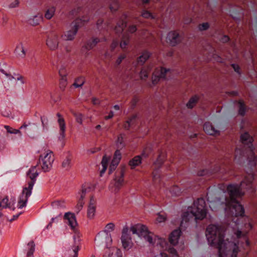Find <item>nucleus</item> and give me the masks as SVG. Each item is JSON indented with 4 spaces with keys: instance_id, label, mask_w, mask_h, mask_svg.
Returning a JSON list of instances; mask_svg holds the SVG:
<instances>
[{
    "instance_id": "nucleus-1",
    "label": "nucleus",
    "mask_w": 257,
    "mask_h": 257,
    "mask_svg": "<svg viewBox=\"0 0 257 257\" xmlns=\"http://www.w3.org/2000/svg\"><path fill=\"white\" fill-rule=\"evenodd\" d=\"M225 229L216 225H209L206 235L210 245L218 249L219 257H243L244 253L238 244L225 236Z\"/></svg>"
},
{
    "instance_id": "nucleus-2",
    "label": "nucleus",
    "mask_w": 257,
    "mask_h": 257,
    "mask_svg": "<svg viewBox=\"0 0 257 257\" xmlns=\"http://www.w3.org/2000/svg\"><path fill=\"white\" fill-rule=\"evenodd\" d=\"M226 190L229 196L227 197L222 195L226 208L230 210L232 215L243 216L244 214V208L237 199L243 196L244 193L240 190L239 187L236 185H228Z\"/></svg>"
},
{
    "instance_id": "nucleus-3",
    "label": "nucleus",
    "mask_w": 257,
    "mask_h": 257,
    "mask_svg": "<svg viewBox=\"0 0 257 257\" xmlns=\"http://www.w3.org/2000/svg\"><path fill=\"white\" fill-rule=\"evenodd\" d=\"M206 213L204 200L203 198L198 199L192 209L183 213L180 226L183 227L184 223L192 220H202L206 217Z\"/></svg>"
},
{
    "instance_id": "nucleus-4",
    "label": "nucleus",
    "mask_w": 257,
    "mask_h": 257,
    "mask_svg": "<svg viewBox=\"0 0 257 257\" xmlns=\"http://www.w3.org/2000/svg\"><path fill=\"white\" fill-rule=\"evenodd\" d=\"M36 168L37 166L32 167L27 173V176L30 178L31 181L28 182V187H25L23 189L22 193L18 201V208L21 209L26 206L28 197L31 195L32 190L35 183L36 178L39 175Z\"/></svg>"
},
{
    "instance_id": "nucleus-5",
    "label": "nucleus",
    "mask_w": 257,
    "mask_h": 257,
    "mask_svg": "<svg viewBox=\"0 0 257 257\" xmlns=\"http://www.w3.org/2000/svg\"><path fill=\"white\" fill-rule=\"evenodd\" d=\"M55 158L53 152L48 150L39 157V163L41 165L42 170L45 172L49 171L52 167Z\"/></svg>"
},
{
    "instance_id": "nucleus-6",
    "label": "nucleus",
    "mask_w": 257,
    "mask_h": 257,
    "mask_svg": "<svg viewBox=\"0 0 257 257\" xmlns=\"http://www.w3.org/2000/svg\"><path fill=\"white\" fill-rule=\"evenodd\" d=\"M125 172V167L124 166H120V168L115 172V178L111 183L114 186L115 191H117L122 186L124 182L123 176Z\"/></svg>"
},
{
    "instance_id": "nucleus-7",
    "label": "nucleus",
    "mask_w": 257,
    "mask_h": 257,
    "mask_svg": "<svg viewBox=\"0 0 257 257\" xmlns=\"http://www.w3.org/2000/svg\"><path fill=\"white\" fill-rule=\"evenodd\" d=\"M95 240L98 244L106 247L110 245L112 242L110 234L106 231L98 233Z\"/></svg>"
},
{
    "instance_id": "nucleus-8",
    "label": "nucleus",
    "mask_w": 257,
    "mask_h": 257,
    "mask_svg": "<svg viewBox=\"0 0 257 257\" xmlns=\"http://www.w3.org/2000/svg\"><path fill=\"white\" fill-rule=\"evenodd\" d=\"M253 176L252 174H249L245 176L239 185L236 184L239 187L240 190L245 193L244 191H247L252 189Z\"/></svg>"
},
{
    "instance_id": "nucleus-9",
    "label": "nucleus",
    "mask_w": 257,
    "mask_h": 257,
    "mask_svg": "<svg viewBox=\"0 0 257 257\" xmlns=\"http://www.w3.org/2000/svg\"><path fill=\"white\" fill-rule=\"evenodd\" d=\"M78 22H72L71 24V29L67 31L64 35L61 36L62 38H64L66 41H72L74 39L76 35L79 27L77 26Z\"/></svg>"
},
{
    "instance_id": "nucleus-10",
    "label": "nucleus",
    "mask_w": 257,
    "mask_h": 257,
    "mask_svg": "<svg viewBox=\"0 0 257 257\" xmlns=\"http://www.w3.org/2000/svg\"><path fill=\"white\" fill-rule=\"evenodd\" d=\"M59 39L57 34H52L48 37L46 40V45L51 51H55L59 48Z\"/></svg>"
},
{
    "instance_id": "nucleus-11",
    "label": "nucleus",
    "mask_w": 257,
    "mask_h": 257,
    "mask_svg": "<svg viewBox=\"0 0 257 257\" xmlns=\"http://www.w3.org/2000/svg\"><path fill=\"white\" fill-rule=\"evenodd\" d=\"M182 41L181 36L178 31H170L167 35V41L171 46H175Z\"/></svg>"
},
{
    "instance_id": "nucleus-12",
    "label": "nucleus",
    "mask_w": 257,
    "mask_h": 257,
    "mask_svg": "<svg viewBox=\"0 0 257 257\" xmlns=\"http://www.w3.org/2000/svg\"><path fill=\"white\" fill-rule=\"evenodd\" d=\"M128 228L127 227H124L122 230L121 237L122 246L125 249H128L131 247L132 239L128 233Z\"/></svg>"
},
{
    "instance_id": "nucleus-13",
    "label": "nucleus",
    "mask_w": 257,
    "mask_h": 257,
    "mask_svg": "<svg viewBox=\"0 0 257 257\" xmlns=\"http://www.w3.org/2000/svg\"><path fill=\"white\" fill-rule=\"evenodd\" d=\"M131 230L133 234H137L141 237H144L149 234L147 227L141 224H137L131 227Z\"/></svg>"
},
{
    "instance_id": "nucleus-14",
    "label": "nucleus",
    "mask_w": 257,
    "mask_h": 257,
    "mask_svg": "<svg viewBox=\"0 0 257 257\" xmlns=\"http://www.w3.org/2000/svg\"><path fill=\"white\" fill-rule=\"evenodd\" d=\"M203 130L208 135L212 136H218L220 131L218 127L214 126L212 123L207 121L203 125Z\"/></svg>"
},
{
    "instance_id": "nucleus-15",
    "label": "nucleus",
    "mask_w": 257,
    "mask_h": 257,
    "mask_svg": "<svg viewBox=\"0 0 257 257\" xmlns=\"http://www.w3.org/2000/svg\"><path fill=\"white\" fill-rule=\"evenodd\" d=\"M64 218L68 220V223L71 228L74 230L75 234L79 237V232L76 228L77 225V223L76 219V217L74 214L68 212L66 213L64 215Z\"/></svg>"
},
{
    "instance_id": "nucleus-16",
    "label": "nucleus",
    "mask_w": 257,
    "mask_h": 257,
    "mask_svg": "<svg viewBox=\"0 0 257 257\" xmlns=\"http://www.w3.org/2000/svg\"><path fill=\"white\" fill-rule=\"evenodd\" d=\"M96 200L93 198V197H91L87 211V216L89 219L94 218L96 209Z\"/></svg>"
},
{
    "instance_id": "nucleus-17",
    "label": "nucleus",
    "mask_w": 257,
    "mask_h": 257,
    "mask_svg": "<svg viewBox=\"0 0 257 257\" xmlns=\"http://www.w3.org/2000/svg\"><path fill=\"white\" fill-rule=\"evenodd\" d=\"M106 41V38L104 37L101 38H97V37H92L90 40H89L86 45H85V48L87 50H90L95 47L96 45L101 42H105Z\"/></svg>"
},
{
    "instance_id": "nucleus-18",
    "label": "nucleus",
    "mask_w": 257,
    "mask_h": 257,
    "mask_svg": "<svg viewBox=\"0 0 257 257\" xmlns=\"http://www.w3.org/2000/svg\"><path fill=\"white\" fill-rule=\"evenodd\" d=\"M181 231L180 229H175L173 231L169 236V242L173 245H176L178 243L179 239L181 236Z\"/></svg>"
},
{
    "instance_id": "nucleus-19",
    "label": "nucleus",
    "mask_w": 257,
    "mask_h": 257,
    "mask_svg": "<svg viewBox=\"0 0 257 257\" xmlns=\"http://www.w3.org/2000/svg\"><path fill=\"white\" fill-rule=\"evenodd\" d=\"M152 54L150 52L145 50L141 53V55L137 58V63L139 65H143L149 59Z\"/></svg>"
},
{
    "instance_id": "nucleus-20",
    "label": "nucleus",
    "mask_w": 257,
    "mask_h": 257,
    "mask_svg": "<svg viewBox=\"0 0 257 257\" xmlns=\"http://www.w3.org/2000/svg\"><path fill=\"white\" fill-rule=\"evenodd\" d=\"M57 116L58 117V122L59 123L60 131V135L61 136L62 139L65 138V129H66V125L64 118L62 116L60 113H57Z\"/></svg>"
},
{
    "instance_id": "nucleus-21",
    "label": "nucleus",
    "mask_w": 257,
    "mask_h": 257,
    "mask_svg": "<svg viewBox=\"0 0 257 257\" xmlns=\"http://www.w3.org/2000/svg\"><path fill=\"white\" fill-rule=\"evenodd\" d=\"M43 20V16L40 14L33 16L28 19L27 22L28 24L32 26H36L39 25L41 21Z\"/></svg>"
},
{
    "instance_id": "nucleus-22",
    "label": "nucleus",
    "mask_w": 257,
    "mask_h": 257,
    "mask_svg": "<svg viewBox=\"0 0 257 257\" xmlns=\"http://www.w3.org/2000/svg\"><path fill=\"white\" fill-rule=\"evenodd\" d=\"M138 118V114H134L129 117L127 120H126L123 124V127L125 130H129L130 127L134 125Z\"/></svg>"
},
{
    "instance_id": "nucleus-23",
    "label": "nucleus",
    "mask_w": 257,
    "mask_h": 257,
    "mask_svg": "<svg viewBox=\"0 0 257 257\" xmlns=\"http://www.w3.org/2000/svg\"><path fill=\"white\" fill-rule=\"evenodd\" d=\"M130 39L131 36L128 34H124L122 35L120 42V47L123 50L127 49L130 42Z\"/></svg>"
},
{
    "instance_id": "nucleus-24",
    "label": "nucleus",
    "mask_w": 257,
    "mask_h": 257,
    "mask_svg": "<svg viewBox=\"0 0 257 257\" xmlns=\"http://www.w3.org/2000/svg\"><path fill=\"white\" fill-rule=\"evenodd\" d=\"M151 70L150 66H146L143 67L139 74L140 78L142 80H146Z\"/></svg>"
},
{
    "instance_id": "nucleus-25",
    "label": "nucleus",
    "mask_w": 257,
    "mask_h": 257,
    "mask_svg": "<svg viewBox=\"0 0 257 257\" xmlns=\"http://www.w3.org/2000/svg\"><path fill=\"white\" fill-rule=\"evenodd\" d=\"M240 141L243 144L249 145L253 142V138L248 133L245 132L240 135Z\"/></svg>"
},
{
    "instance_id": "nucleus-26",
    "label": "nucleus",
    "mask_w": 257,
    "mask_h": 257,
    "mask_svg": "<svg viewBox=\"0 0 257 257\" xmlns=\"http://www.w3.org/2000/svg\"><path fill=\"white\" fill-rule=\"evenodd\" d=\"M141 156H136L130 161L128 165L130 166L131 169H134L136 167L141 164Z\"/></svg>"
},
{
    "instance_id": "nucleus-27",
    "label": "nucleus",
    "mask_w": 257,
    "mask_h": 257,
    "mask_svg": "<svg viewBox=\"0 0 257 257\" xmlns=\"http://www.w3.org/2000/svg\"><path fill=\"white\" fill-rule=\"evenodd\" d=\"M237 103L238 104V114L240 116H243L247 111V107L244 101L242 100H238Z\"/></svg>"
},
{
    "instance_id": "nucleus-28",
    "label": "nucleus",
    "mask_w": 257,
    "mask_h": 257,
    "mask_svg": "<svg viewBox=\"0 0 257 257\" xmlns=\"http://www.w3.org/2000/svg\"><path fill=\"white\" fill-rule=\"evenodd\" d=\"M103 257H122L121 251L116 248H111L107 254H105Z\"/></svg>"
},
{
    "instance_id": "nucleus-29",
    "label": "nucleus",
    "mask_w": 257,
    "mask_h": 257,
    "mask_svg": "<svg viewBox=\"0 0 257 257\" xmlns=\"http://www.w3.org/2000/svg\"><path fill=\"white\" fill-rule=\"evenodd\" d=\"M156 73H159L160 77L162 79H166L168 74L171 73V69H167L164 67H161L159 69H157Z\"/></svg>"
},
{
    "instance_id": "nucleus-30",
    "label": "nucleus",
    "mask_w": 257,
    "mask_h": 257,
    "mask_svg": "<svg viewBox=\"0 0 257 257\" xmlns=\"http://www.w3.org/2000/svg\"><path fill=\"white\" fill-rule=\"evenodd\" d=\"M166 159V153L165 152H161L156 161L155 162V165L157 168H160L163 164Z\"/></svg>"
},
{
    "instance_id": "nucleus-31",
    "label": "nucleus",
    "mask_w": 257,
    "mask_h": 257,
    "mask_svg": "<svg viewBox=\"0 0 257 257\" xmlns=\"http://www.w3.org/2000/svg\"><path fill=\"white\" fill-rule=\"evenodd\" d=\"M95 187L90 183H84L82 186V189L80 191L83 194L86 195L87 193L90 192L94 190Z\"/></svg>"
},
{
    "instance_id": "nucleus-32",
    "label": "nucleus",
    "mask_w": 257,
    "mask_h": 257,
    "mask_svg": "<svg viewBox=\"0 0 257 257\" xmlns=\"http://www.w3.org/2000/svg\"><path fill=\"white\" fill-rule=\"evenodd\" d=\"M72 157L70 156L66 157L62 161V167L66 170H69L71 167Z\"/></svg>"
},
{
    "instance_id": "nucleus-33",
    "label": "nucleus",
    "mask_w": 257,
    "mask_h": 257,
    "mask_svg": "<svg viewBox=\"0 0 257 257\" xmlns=\"http://www.w3.org/2000/svg\"><path fill=\"white\" fill-rule=\"evenodd\" d=\"M199 100V97L197 95H194L191 97L189 100L188 102L186 104V106L188 108H193L197 103L198 102Z\"/></svg>"
},
{
    "instance_id": "nucleus-34",
    "label": "nucleus",
    "mask_w": 257,
    "mask_h": 257,
    "mask_svg": "<svg viewBox=\"0 0 257 257\" xmlns=\"http://www.w3.org/2000/svg\"><path fill=\"white\" fill-rule=\"evenodd\" d=\"M90 20V17L88 16H83L81 18H77L73 22L77 21V26L79 28L81 26L87 23Z\"/></svg>"
},
{
    "instance_id": "nucleus-35",
    "label": "nucleus",
    "mask_w": 257,
    "mask_h": 257,
    "mask_svg": "<svg viewBox=\"0 0 257 257\" xmlns=\"http://www.w3.org/2000/svg\"><path fill=\"white\" fill-rule=\"evenodd\" d=\"M126 23L123 20L120 21L117 24L115 28V32L117 34L121 33L123 32L124 28L126 27Z\"/></svg>"
},
{
    "instance_id": "nucleus-36",
    "label": "nucleus",
    "mask_w": 257,
    "mask_h": 257,
    "mask_svg": "<svg viewBox=\"0 0 257 257\" xmlns=\"http://www.w3.org/2000/svg\"><path fill=\"white\" fill-rule=\"evenodd\" d=\"M79 249V247L78 245H74L72 249L68 251L67 257H77Z\"/></svg>"
},
{
    "instance_id": "nucleus-37",
    "label": "nucleus",
    "mask_w": 257,
    "mask_h": 257,
    "mask_svg": "<svg viewBox=\"0 0 257 257\" xmlns=\"http://www.w3.org/2000/svg\"><path fill=\"white\" fill-rule=\"evenodd\" d=\"M109 160V158L107 157L106 155H104L103 157L102 161H101V165L102 166V169L100 171V176H102V174L105 172V171L107 168V164H108Z\"/></svg>"
},
{
    "instance_id": "nucleus-38",
    "label": "nucleus",
    "mask_w": 257,
    "mask_h": 257,
    "mask_svg": "<svg viewBox=\"0 0 257 257\" xmlns=\"http://www.w3.org/2000/svg\"><path fill=\"white\" fill-rule=\"evenodd\" d=\"M16 52L18 54V55L23 58L26 55V52L24 48V47L22 44H19L16 48Z\"/></svg>"
},
{
    "instance_id": "nucleus-39",
    "label": "nucleus",
    "mask_w": 257,
    "mask_h": 257,
    "mask_svg": "<svg viewBox=\"0 0 257 257\" xmlns=\"http://www.w3.org/2000/svg\"><path fill=\"white\" fill-rule=\"evenodd\" d=\"M56 11V8L52 7L49 8L45 14V17L47 20L51 19L54 15Z\"/></svg>"
},
{
    "instance_id": "nucleus-40",
    "label": "nucleus",
    "mask_w": 257,
    "mask_h": 257,
    "mask_svg": "<svg viewBox=\"0 0 257 257\" xmlns=\"http://www.w3.org/2000/svg\"><path fill=\"white\" fill-rule=\"evenodd\" d=\"M71 112L75 117L76 122L78 123L79 124L82 125L83 123V117L82 114L73 110H71Z\"/></svg>"
},
{
    "instance_id": "nucleus-41",
    "label": "nucleus",
    "mask_w": 257,
    "mask_h": 257,
    "mask_svg": "<svg viewBox=\"0 0 257 257\" xmlns=\"http://www.w3.org/2000/svg\"><path fill=\"white\" fill-rule=\"evenodd\" d=\"M11 208V203L9 202V199L7 197H5L0 201V210L4 208Z\"/></svg>"
},
{
    "instance_id": "nucleus-42",
    "label": "nucleus",
    "mask_w": 257,
    "mask_h": 257,
    "mask_svg": "<svg viewBox=\"0 0 257 257\" xmlns=\"http://www.w3.org/2000/svg\"><path fill=\"white\" fill-rule=\"evenodd\" d=\"M116 144L118 148L121 149L125 146V144L123 141V137L122 134L118 136Z\"/></svg>"
},
{
    "instance_id": "nucleus-43",
    "label": "nucleus",
    "mask_w": 257,
    "mask_h": 257,
    "mask_svg": "<svg viewBox=\"0 0 257 257\" xmlns=\"http://www.w3.org/2000/svg\"><path fill=\"white\" fill-rule=\"evenodd\" d=\"M85 82L84 78L83 77H78L75 79L73 85L76 87H80L83 86Z\"/></svg>"
},
{
    "instance_id": "nucleus-44",
    "label": "nucleus",
    "mask_w": 257,
    "mask_h": 257,
    "mask_svg": "<svg viewBox=\"0 0 257 257\" xmlns=\"http://www.w3.org/2000/svg\"><path fill=\"white\" fill-rule=\"evenodd\" d=\"M119 8V5L118 2L116 0H113L111 2L109 9L112 12H115L117 11Z\"/></svg>"
},
{
    "instance_id": "nucleus-45",
    "label": "nucleus",
    "mask_w": 257,
    "mask_h": 257,
    "mask_svg": "<svg viewBox=\"0 0 257 257\" xmlns=\"http://www.w3.org/2000/svg\"><path fill=\"white\" fill-rule=\"evenodd\" d=\"M68 74V69L63 65H62L59 70V74L60 77H67Z\"/></svg>"
},
{
    "instance_id": "nucleus-46",
    "label": "nucleus",
    "mask_w": 257,
    "mask_h": 257,
    "mask_svg": "<svg viewBox=\"0 0 257 257\" xmlns=\"http://www.w3.org/2000/svg\"><path fill=\"white\" fill-rule=\"evenodd\" d=\"M28 245L30 246L29 251L27 252V255L28 257H31L35 251V243L33 241H31L28 243Z\"/></svg>"
},
{
    "instance_id": "nucleus-47",
    "label": "nucleus",
    "mask_w": 257,
    "mask_h": 257,
    "mask_svg": "<svg viewBox=\"0 0 257 257\" xmlns=\"http://www.w3.org/2000/svg\"><path fill=\"white\" fill-rule=\"evenodd\" d=\"M5 127L7 130V132L10 134H19L21 136L22 135L21 132H20V131L19 130L13 128L12 127H10L9 125H5Z\"/></svg>"
},
{
    "instance_id": "nucleus-48",
    "label": "nucleus",
    "mask_w": 257,
    "mask_h": 257,
    "mask_svg": "<svg viewBox=\"0 0 257 257\" xmlns=\"http://www.w3.org/2000/svg\"><path fill=\"white\" fill-rule=\"evenodd\" d=\"M121 159V153L119 150H116L115 152L113 159L112 161L115 162L116 164H118L119 161Z\"/></svg>"
},
{
    "instance_id": "nucleus-49",
    "label": "nucleus",
    "mask_w": 257,
    "mask_h": 257,
    "mask_svg": "<svg viewBox=\"0 0 257 257\" xmlns=\"http://www.w3.org/2000/svg\"><path fill=\"white\" fill-rule=\"evenodd\" d=\"M160 79H161V78L160 77V75L159 74V73H156V70L155 72L153 74L152 77V83L154 84H156L158 83Z\"/></svg>"
},
{
    "instance_id": "nucleus-50",
    "label": "nucleus",
    "mask_w": 257,
    "mask_h": 257,
    "mask_svg": "<svg viewBox=\"0 0 257 257\" xmlns=\"http://www.w3.org/2000/svg\"><path fill=\"white\" fill-rule=\"evenodd\" d=\"M8 65L6 62L3 61H0V72L3 74L8 70Z\"/></svg>"
},
{
    "instance_id": "nucleus-51",
    "label": "nucleus",
    "mask_w": 257,
    "mask_h": 257,
    "mask_svg": "<svg viewBox=\"0 0 257 257\" xmlns=\"http://www.w3.org/2000/svg\"><path fill=\"white\" fill-rule=\"evenodd\" d=\"M115 225L113 223H109L107 224L105 227L104 231L107 232L112 231L114 229Z\"/></svg>"
},
{
    "instance_id": "nucleus-52",
    "label": "nucleus",
    "mask_w": 257,
    "mask_h": 257,
    "mask_svg": "<svg viewBox=\"0 0 257 257\" xmlns=\"http://www.w3.org/2000/svg\"><path fill=\"white\" fill-rule=\"evenodd\" d=\"M141 16L145 19H154L152 14L148 11H143L142 12Z\"/></svg>"
},
{
    "instance_id": "nucleus-53",
    "label": "nucleus",
    "mask_w": 257,
    "mask_h": 257,
    "mask_svg": "<svg viewBox=\"0 0 257 257\" xmlns=\"http://www.w3.org/2000/svg\"><path fill=\"white\" fill-rule=\"evenodd\" d=\"M85 202L84 200H79L76 206L77 212L78 213L83 208Z\"/></svg>"
},
{
    "instance_id": "nucleus-54",
    "label": "nucleus",
    "mask_w": 257,
    "mask_h": 257,
    "mask_svg": "<svg viewBox=\"0 0 257 257\" xmlns=\"http://www.w3.org/2000/svg\"><path fill=\"white\" fill-rule=\"evenodd\" d=\"M147 241H148L150 244L154 243V239L153 237V234L151 232H149V234H147L144 237Z\"/></svg>"
},
{
    "instance_id": "nucleus-55",
    "label": "nucleus",
    "mask_w": 257,
    "mask_h": 257,
    "mask_svg": "<svg viewBox=\"0 0 257 257\" xmlns=\"http://www.w3.org/2000/svg\"><path fill=\"white\" fill-rule=\"evenodd\" d=\"M67 84V77H61L60 80V87L62 89H64Z\"/></svg>"
},
{
    "instance_id": "nucleus-56",
    "label": "nucleus",
    "mask_w": 257,
    "mask_h": 257,
    "mask_svg": "<svg viewBox=\"0 0 257 257\" xmlns=\"http://www.w3.org/2000/svg\"><path fill=\"white\" fill-rule=\"evenodd\" d=\"M209 27V25L208 23H204L199 25L198 29L200 31H205L207 30Z\"/></svg>"
},
{
    "instance_id": "nucleus-57",
    "label": "nucleus",
    "mask_w": 257,
    "mask_h": 257,
    "mask_svg": "<svg viewBox=\"0 0 257 257\" xmlns=\"http://www.w3.org/2000/svg\"><path fill=\"white\" fill-rule=\"evenodd\" d=\"M6 77V80L7 81H12L15 79V77L12 75L10 72L8 70L3 73Z\"/></svg>"
},
{
    "instance_id": "nucleus-58",
    "label": "nucleus",
    "mask_w": 257,
    "mask_h": 257,
    "mask_svg": "<svg viewBox=\"0 0 257 257\" xmlns=\"http://www.w3.org/2000/svg\"><path fill=\"white\" fill-rule=\"evenodd\" d=\"M137 30V28L136 25H132L128 26L127 31L130 33H134L136 32Z\"/></svg>"
},
{
    "instance_id": "nucleus-59",
    "label": "nucleus",
    "mask_w": 257,
    "mask_h": 257,
    "mask_svg": "<svg viewBox=\"0 0 257 257\" xmlns=\"http://www.w3.org/2000/svg\"><path fill=\"white\" fill-rule=\"evenodd\" d=\"M118 164L115 163L113 161L111 162V163L109 167V174H111L113 170H114L116 168V166Z\"/></svg>"
},
{
    "instance_id": "nucleus-60",
    "label": "nucleus",
    "mask_w": 257,
    "mask_h": 257,
    "mask_svg": "<svg viewBox=\"0 0 257 257\" xmlns=\"http://www.w3.org/2000/svg\"><path fill=\"white\" fill-rule=\"evenodd\" d=\"M126 57V56L125 54H121L119 56V57L117 58V60H116V64L118 65H119L122 61Z\"/></svg>"
},
{
    "instance_id": "nucleus-61",
    "label": "nucleus",
    "mask_w": 257,
    "mask_h": 257,
    "mask_svg": "<svg viewBox=\"0 0 257 257\" xmlns=\"http://www.w3.org/2000/svg\"><path fill=\"white\" fill-rule=\"evenodd\" d=\"M81 9L80 8H77L76 9H74L70 12V14L76 16L78 15L80 12L81 11Z\"/></svg>"
},
{
    "instance_id": "nucleus-62",
    "label": "nucleus",
    "mask_w": 257,
    "mask_h": 257,
    "mask_svg": "<svg viewBox=\"0 0 257 257\" xmlns=\"http://www.w3.org/2000/svg\"><path fill=\"white\" fill-rule=\"evenodd\" d=\"M156 220L158 222H162L166 220V217L164 215L159 214L158 217L157 218Z\"/></svg>"
},
{
    "instance_id": "nucleus-63",
    "label": "nucleus",
    "mask_w": 257,
    "mask_h": 257,
    "mask_svg": "<svg viewBox=\"0 0 257 257\" xmlns=\"http://www.w3.org/2000/svg\"><path fill=\"white\" fill-rule=\"evenodd\" d=\"M138 101H139V98L137 97H136V96L134 97L131 101L132 106L133 107H135L136 106L137 103H138Z\"/></svg>"
},
{
    "instance_id": "nucleus-64",
    "label": "nucleus",
    "mask_w": 257,
    "mask_h": 257,
    "mask_svg": "<svg viewBox=\"0 0 257 257\" xmlns=\"http://www.w3.org/2000/svg\"><path fill=\"white\" fill-rule=\"evenodd\" d=\"M229 37L226 35H224L220 38V41L222 43H226L229 41Z\"/></svg>"
}]
</instances>
